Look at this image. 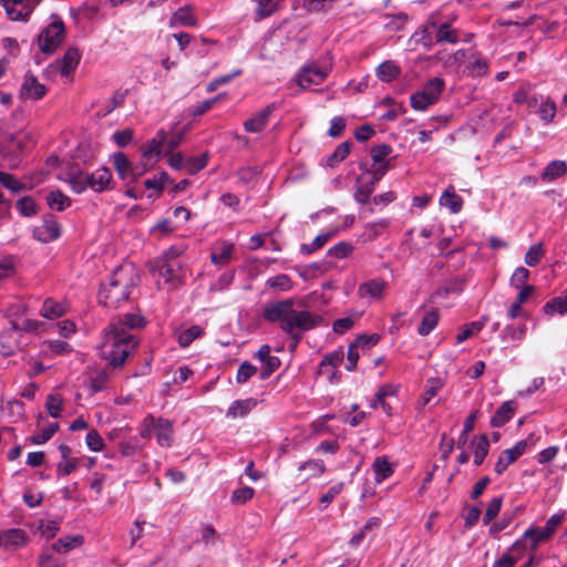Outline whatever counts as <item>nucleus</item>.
<instances>
[{"instance_id": "obj_24", "label": "nucleus", "mask_w": 567, "mask_h": 567, "mask_svg": "<svg viewBox=\"0 0 567 567\" xmlns=\"http://www.w3.org/2000/svg\"><path fill=\"white\" fill-rule=\"evenodd\" d=\"M372 471L374 473L375 484H381L383 481L392 476L394 468L385 456H378L372 463Z\"/></svg>"}, {"instance_id": "obj_10", "label": "nucleus", "mask_w": 567, "mask_h": 567, "mask_svg": "<svg viewBox=\"0 0 567 567\" xmlns=\"http://www.w3.org/2000/svg\"><path fill=\"white\" fill-rule=\"evenodd\" d=\"M386 288L388 282L380 277H375L359 285L358 296L368 302L380 301L383 299Z\"/></svg>"}, {"instance_id": "obj_14", "label": "nucleus", "mask_w": 567, "mask_h": 567, "mask_svg": "<svg viewBox=\"0 0 567 567\" xmlns=\"http://www.w3.org/2000/svg\"><path fill=\"white\" fill-rule=\"evenodd\" d=\"M235 245L230 241L218 240L212 247L210 260L216 266H226L230 262Z\"/></svg>"}, {"instance_id": "obj_47", "label": "nucleus", "mask_w": 567, "mask_h": 567, "mask_svg": "<svg viewBox=\"0 0 567 567\" xmlns=\"http://www.w3.org/2000/svg\"><path fill=\"white\" fill-rule=\"evenodd\" d=\"M45 405H47V410H48L49 414L52 417L58 419L61 416L62 406H63V399H62L61 394H59V393L50 394L48 396Z\"/></svg>"}, {"instance_id": "obj_62", "label": "nucleus", "mask_w": 567, "mask_h": 567, "mask_svg": "<svg viewBox=\"0 0 567 567\" xmlns=\"http://www.w3.org/2000/svg\"><path fill=\"white\" fill-rule=\"evenodd\" d=\"M391 151V147L386 144L373 147L371 151L373 164H388L385 159L390 155Z\"/></svg>"}, {"instance_id": "obj_27", "label": "nucleus", "mask_w": 567, "mask_h": 567, "mask_svg": "<svg viewBox=\"0 0 567 567\" xmlns=\"http://www.w3.org/2000/svg\"><path fill=\"white\" fill-rule=\"evenodd\" d=\"M344 358L343 351L338 350L327 354L321 362V373L327 374L330 381L336 377V369L342 363Z\"/></svg>"}, {"instance_id": "obj_19", "label": "nucleus", "mask_w": 567, "mask_h": 567, "mask_svg": "<svg viewBox=\"0 0 567 567\" xmlns=\"http://www.w3.org/2000/svg\"><path fill=\"white\" fill-rule=\"evenodd\" d=\"M272 111H274V106L268 105L265 109L257 112L252 117L245 121V123H244L245 131L248 133L261 132L266 127Z\"/></svg>"}, {"instance_id": "obj_31", "label": "nucleus", "mask_w": 567, "mask_h": 567, "mask_svg": "<svg viewBox=\"0 0 567 567\" xmlns=\"http://www.w3.org/2000/svg\"><path fill=\"white\" fill-rule=\"evenodd\" d=\"M66 306L53 299H47L41 308V316L47 319H56L66 313Z\"/></svg>"}, {"instance_id": "obj_34", "label": "nucleus", "mask_w": 567, "mask_h": 567, "mask_svg": "<svg viewBox=\"0 0 567 567\" xmlns=\"http://www.w3.org/2000/svg\"><path fill=\"white\" fill-rule=\"evenodd\" d=\"M467 60H468V73L472 76H482L487 73L488 65L487 62L482 59L478 54L474 52L467 53Z\"/></svg>"}, {"instance_id": "obj_59", "label": "nucleus", "mask_w": 567, "mask_h": 567, "mask_svg": "<svg viewBox=\"0 0 567 567\" xmlns=\"http://www.w3.org/2000/svg\"><path fill=\"white\" fill-rule=\"evenodd\" d=\"M157 419L152 415H147L140 425V435L143 439H151L153 433H155L157 426Z\"/></svg>"}, {"instance_id": "obj_3", "label": "nucleus", "mask_w": 567, "mask_h": 567, "mask_svg": "<svg viewBox=\"0 0 567 567\" xmlns=\"http://www.w3.org/2000/svg\"><path fill=\"white\" fill-rule=\"evenodd\" d=\"M138 271L132 262H124L111 275L107 284H103L99 298L106 307L116 308L127 300L131 290L138 284Z\"/></svg>"}, {"instance_id": "obj_32", "label": "nucleus", "mask_w": 567, "mask_h": 567, "mask_svg": "<svg viewBox=\"0 0 567 567\" xmlns=\"http://www.w3.org/2000/svg\"><path fill=\"white\" fill-rule=\"evenodd\" d=\"M169 182L171 178L165 172H162L158 175H155L154 177L146 179L144 182L146 189H152L155 192V194H148V198L158 197L162 194L165 185Z\"/></svg>"}, {"instance_id": "obj_5", "label": "nucleus", "mask_w": 567, "mask_h": 567, "mask_svg": "<svg viewBox=\"0 0 567 567\" xmlns=\"http://www.w3.org/2000/svg\"><path fill=\"white\" fill-rule=\"evenodd\" d=\"M445 87V82L441 78H432L424 83L422 89L413 93L410 97L412 109L415 111H425L435 104Z\"/></svg>"}, {"instance_id": "obj_26", "label": "nucleus", "mask_w": 567, "mask_h": 567, "mask_svg": "<svg viewBox=\"0 0 567 567\" xmlns=\"http://www.w3.org/2000/svg\"><path fill=\"white\" fill-rule=\"evenodd\" d=\"M515 409L516 403L514 401L504 402L492 416L491 425L494 427H501L506 424L514 416Z\"/></svg>"}, {"instance_id": "obj_52", "label": "nucleus", "mask_w": 567, "mask_h": 567, "mask_svg": "<svg viewBox=\"0 0 567 567\" xmlns=\"http://www.w3.org/2000/svg\"><path fill=\"white\" fill-rule=\"evenodd\" d=\"M544 256V248L542 244H535L529 247L525 255V264L529 267L536 266Z\"/></svg>"}, {"instance_id": "obj_4", "label": "nucleus", "mask_w": 567, "mask_h": 567, "mask_svg": "<svg viewBox=\"0 0 567 567\" xmlns=\"http://www.w3.org/2000/svg\"><path fill=\"white\" fill-rule=\"evenodd\" d=\"M60 179L68 183L76 194L86 190L101 194L112 190L115 184L111 169L105 166H100L92 172L71 169L60 176Z\"/></svg>"}, {"instance_id": "obj_6", "label": "nucleus", "mask_w": 567, "mask_h": 567, "mask_svg": "<svg viewBox=\"0 0 567 567\" xmlns=\"http://www.w3.org/2000/svg\"><path fill=\"white\" fill-rule=\"evenodd\" d=\"M154 271L158 276L159 288L175 289L183 284L184 270L176 259H159L155 262Z\"/></svg>"}, {"instance_id": "obj_7", "label": "nucleus", "mask_w": 567, "mask_h": 567, "mask_svg": "<svg viewBox=\"0 0 567 567\" xmlns=\"http://www.w3.org/2000/svg\"><path fill=\"white\" fill-rule=\"evenodd\" d=\"M64 23L58 14H51L50 23L38 37V44L42 52L53 53L64 39Z\"/></svg>"}, {"instance_id": "obj_13", "label": "nucleus", "mask_w": 567, "mask_h": 567, "mask_svg": "<svg viewBox=\"0 0 567 567\" xmlns=\"http://www.w3.org/2000/svg\"><path fill=\"white\" fill-rule=\"evenodd\" d=\"M112 164L122 181H136L143 172L136 171L132 162L124 153L117 152L112 155Z\"/></svg>"}, {"instance_id": "obj_8", "label": "nucleus", "mask_w": 567, "mask_h": 567, "mask_svg": "<svg viewBox=\"0 0 567 567\" xmlns=\"http://www.w3.org/2000/svg\"><path fill=\"white\" fill-rule=\"evenodd\" d=\"M330 65H320L319 63L306 64L297 74L296 82L302 89H309L312 85L321 84L330 73Z\"/></svg>"}, {"instance_id": "obj_33", "label": "nucleus", "mask_w": 567, "mask_h": 567, "mask_svg": "<svg viewBox=\"0 0 567 567\" xmlns=\"http://www.w3.org/2000/svg\"><path fill=\"white\" fill-rule=\"evenodd\" d=\"M47 203L53 210L62 212L71 206V199L61 190H51L47 196Z\"/></svg>"}, {"instance_id": "obj_64", "label": "nucleus", "mask_w": 567, "mask_h": 567, "mask_svg": "<svg viewBox=\"0 0 567 567\" xmlns=\"http://www.w3.org/2000/svg\"><path fill=\"white\" fill-rule=\"evenodd\" d=\"M257 372V368L250 364L249 362H244L240 364L237 371L236 380L238 383L247 382L255 373Z\"/></svg>"}, {"instance_id": "obj_63", "label": "nucleus", "mask_w": 567, "mask_h": 567, "mask_svg": "<svg viewBox=\"0 0 567 567\" xmlns=\"http://www.w3.org/2000/svg\"><path fill=\"white\" fill-rule=\"evenodd\" d=\"M118 450L123 456H133L141 450L137 437L123 441L118 445Z\"/></svg>"}, {"instance_id": "obj_51", "label": "nucleus", "mask_w": 567, "mask_h": 567, "mask_svg": "<svg viewBox=\"0 0 567 567\" xmlns=\"http://www.w3.org/2000/svg\"><path fill=\"white\" fill-rule=\"evenodd\" d=\"M526 324H520L518 327L514 326H506L504 330L502 331V339H511L514 341H522L526 334Z\"/></svg>"}, {"instance_id": "obj_36", "label": "nucleus", "mask_w": 567, "mask_h": 567, "mask_svg": "<svg viewBox=\"0 0 567 567\" xmlns=\"http://www.w3.org/2000/svg\"><path fill=\"white\" fill-rule=\"evenodd\" d=\"M79 61V51L74 48L69 49L62 59L61 73L65 76H69L78 66Z\"/></svg>"}, {"instance_id": "obj_30", "label": "nucleus", "mask_w": 567, "mask_h": 567, "mask_svg": "<svg viewBox=\"0 0 567 567\" xmlns=\"http://www.w3.org/2000/svg\"><path fill=\"white\" fill-rule=\"evenodd\" d=\"M401 73L400 66L392 60L382 62L377 69V78L382 82H391L395 80Z\"/></svg>"}, {"instance_id": "obj_56", "label": "nucleus", "mask_w": 567, "mask_h": 567, "mask_svg": "<svg viewBox=\"0 0 567 567\" xmlns=\"http://www.w3.org/2000/svg\"><path fill=\"white\" fill-rule=\"evenodd\" d=\"M85 443L87 449L92 452H101L104 449V441L96 430L87 432Z\"/></svg>"}, {"instance_id": "obj_44", "label": "nucleus", "mask_w": 567, "mask_h": 567, "mask_svg": "<svg viewBox=\"0 0 567 567\" xmlns=\"http://www.w3.org/2000/svg\"><path fill=\"white\" fill-rule=\"evenodd\" d=\"M16 333L17 330L13 328L11 330L3 331L0 334V351L3 355H10L11 353H13L16 348V342L13 340Z\"/></svg>"}, {"instance_id": "obj_22", "label": "nucleus", "mask_w": 567, "mask_h": 567, "mask_svg": "<svg viewBox=\"0 0 567 567\" xmlns=\"http://www.w3.org/2000/svg\"><path fill=\"white\" fill-rule=\"evenodd\" d=\"M157 429L155 431L158 445L162 447H169L173 443L174 430L171 421L166 419H157Z\"/></svg>"}, {"instance_id": "obj_11", "label": "nucleus", "mask_w": 567, "mask_h": 567, "mask_svg": "<svg viewBox=\"0 0 567 567\" xmlns=\"http://www.w3.org/2000/svg\"><path fill=\"white\" fill-rule=\"evenodd\" d=\"M61 225L52 215H45L39 226L33 229V237L41 243H51L61 236Z\"/></svg>"}, {"instance_id": "obj_37", "label": "nucleus", "mask_w": 567, "mask_h": 567, "mask_svg": "<svg viewBox=\"0 0 567 567\" xmlns=\"http://www.w3.org/2000/svg\"><path fill=\"white\" fill-rule=\"evenodd\" d=\"M440 315L437 310L429 311L422 319L420 327L417 328V332L420 336L430 334L439 324Z\"/></svg>"}, {"instance_id": "obj_61", "label": "nucleus", "mask_w": 567, "mask_h": 567, "mask_svg": "<svg viewBox=\"0 0 567 567\" xmlns=\"http://www.w3.org/2000/svg\"><path fill=\"white\" fill-rule=\"evenodd\" d=\"M0 183L13 193H18L23 188V184L19 179L4 172H0Z\"/></svg>"}, {"instance_id": "obj_49", "label": "nucleus", "mask_w": 567, "mask_h": 567, "mask_svg": "<svg viewBox=\"0 0 567 567\" xmlns=\"http://www.w3.org/2000/svg\"><path fill=\"white\" fill-rule=\"evenodd\" d=\"M255 495V489L249 486L236 488L230 497V502L236 505H243L250 501Z\"/></svg>"}, {"instance_id": "obj_23", "label": "nucleus", "mask_w": 567, "mask_h": 567, "mask_svg": "<svg viewBox=\"0 0 567 567\" xmlns=\"http://www.w3.org/2000/svg\"><path fill=\"white\" fill-rule=\"evenodd\" d=\"M440 205L447 208L452 214H457L462 210L463 199L456 194L453 186H449L441 195Z\"/></svg>"}, {"instance_id": "obj_21", "label": "nucleus", "mask_w": 567, "mask_h": 567, "mask_svg": "<svg viewBox=\"0 0 567 567\" xmlns=\"http://www.w3.org/2000/svg\"><path fill=\"white\" fill-rule=\"evenodd\" d=\"M524 545L522 540H517L513 546L504 553L493 565V567H513L516 561L522 558Z\"/></svg>"}, {"instance_id": "obj_1", "label": "nucleus", "mask_w": 567, "mask_h": 567, "mask_svg": "<svg viewBox=\"0 0 567 567\" xmlns=\"http://www.w3.org/2000/svg\"><path fill=\"white\" fill-rule=\"evenodd\" d=\"M143 326L144 319L135 313L113 319L104 331L100 346L101 355L114 368L122 365L137 344L131 330Z\"/></svg>"}, {"instance_id": "obj_18", "label": "nucleus", "mask_w": 567, "mask_h": 567, "mask_svg": "<svg viewBox=\"0 0 567 567\" xmlns=\"http://www.w3.org/2000/svg\"><path fill=\"white\" fill-rule=\"evenodd\" d=\"M45 86L41 84L34 75L27 74L24 76L23 83L21 85V95L23 97L40 100L45 95Z\"/></svg>"}, {"instance_id": "obj_29", "label": "nucleus", "mask_w": 567, "mask_h": 567, "mask_svg": "<svg viewBox=\"0 0 567 567\" xmlns=\"http://www.w3.org/2000/svg\"><path fill=\"white\" fill-rule=\"evenodd\" d=\"M444 380L442 378H430L426 380L424 391L419 401L420 406L427 405L432 399L443 389Z\"/></svg>"}, {"instance_id": "obj_48", "label": "nucleus", "mask_w": 567, "mask_h": 567, "mask_svg": "<svg viewBox=\"0 0 567 567\" xmlns=\"http://www.w3.org/2000/svg\"><path fill=\"white\" fill-rule=\"evenodd\" d=\"M458 40L456 31L447 23H443L436 29V42L456 43Z\"/></svg>"}, {"instance_id": "obj_40", "label": "nucleus", "mask_w": 567, "mask_h": 567, "mask_svg": "<svg viewBox=\"0 0 567 567\" xmlns=\"http://www.w3.org/2000/svg\"><path fill=\"white\" fill-rule=\"evenodd\" d=\"M298 470L300 472H307L306 478H310L322 475L326 471V466L321 460H308L300 464Z\"/></svg>"}, {"instance_id": "obj_35", "label": "nucleus", "mask_w": 567, "mask_h": 567, "mask_svg": "<svg viewBox=\"0 0 567 567\" xmlns=\"http://www.w3.org/2000/svg\"><path fill=\"white\" fill-rule=\"evenodd\" d=\"M266 286L276 291L286 292L292 289L293 282L288 275L280 274L268 278L266 281Z\"/></svg>"}, {"instance_id": "obj_57", "label": "nucleus", "mask_w": 567, "mask_h": 567, "mask_svg": "<svg viewBox=\"0 0 567 567\" xmlns=\"http://www.w3.org/2000/svg\"><path fill=\"white\" fill-rule=\"evenodd\" d=\"M45 347L47 349L44 350V352L52 357L68 353L71 350L70 344L61 340L48 341L45 343Z\"/></svg>"}, {"instance_id": "obj_43", "label": "nucleus", "mask_w": 567, "mask_h": 567, "mask_svg": "<svg viewBox=\"0 0 567 567\" xmlns=\"http://www.w3.org/2000/svg\"><path fill=\"white\" fill-rule=\"evenodd\" d=\"M488 451H489V441L486 435H481L477 439V443L474 449L473 461L476 466H480L484 462L486 455L488 454Z\"/></svg>"}, {"instance_id": "obj_60", "label": "nucleus", "mask_w": 567, "mask_h": 567, "mask_svg": "<svg viewBox=\"0 0 567 567\" xmlns=\"http://www.w3.org/2000/svg\"><path fill=\"white\" fill-rule=\"evenodd\" d=\"M374 190V182L358 185L354 192V199L360 204L368 203L371 194Z\"/></svg>"}, {"instance_id": "obj_20", "label": "nucleus", "mask_w": 567, "mask_h": 567, "mask_svg": "<svg viewBox=\"0 0 567 567\" xmlns=\"http://www.w3.org/2000/svg\"><path fill=\"white\" fill-rule=\"evenodd\" d=\"M165 142L166 134L164 131H159L145 146L143 156L148 161L157 162L164 151Z\"/></svg>"}, {"instance_id": "obj_16", "label": "nucleus", "mask_w": 567, "mask_h": 567, "mask_svg": "<svg viewBox=\"0 0 567 567\" xmlns=\"http://www.w3.org/2000/svg\"><path fill=\"white\" fill-rule=\"evenodd\" d=\"M169 28H177V27H186V28H194L197 25V18L194 14L193 8L190 6H185L176 10L169 21H168Z\"/></svg>"}, {"instance_id": "obj_28", "label": "nucleus", "mask_w": 567, "mask_h": 567, "mask_svg": "<svg viewBox=\"0 0 567 567\" xmlns=\"http://www.w3.org/2000/svg\"><path fill=\"white\" fill-rule=\"evenodd\" d=\"M567 173V163L563 159H555L547 164L540 174L544 182H553Z\"/></svg>"}, {"instance_id": "obj_45", "label": "nucleus", "mask_w": 567, "mask_h": 567, "mask_svg": "<svg viewBox=\"0 0 567 567\" xmlns=\"http://www.w3.org/2000/svg\"><path fill=\"white\" fill-rule=\"evenodd\" d=\"M58 429L59 424L56 422L49 423L45 427L32 435L31 441L37 445L43 444L54 435Z\"/></svg>"}, {"instance_id": "obj_17", "label": "nucleus", "mask_w": 567, "mask_h": 567, "mask_svg": "<svg viewBox=\"0 0 567 567\" xmlns=\"http://www.w3.org/2000/svg\"><path fill=\"white\" fill-rule=\"evenodd\" d=\"M258 404L254 398L234 401L226 412V417L236 420L247 416Z\"/></svg>"}, {"instance_id": "obj_2", "label": "nucleus", "mask_w": 567, "mask_h": 567, "mask_svg": "<svg viewBox=\"0 0 567 567\" xmlns=\"http://www.w3.org/2000/svg\"><path fill=\"white\" fill-rule=\"evenodd\" d=\"M295 303L293 298L268 302L262 315L267 321L279 324L298 343L302 333L319 326L322 318L308 310H297Z\"/></svg>"}, {"instance_id": "obj_38", "label": "nucleus", "mask_w": 567, "mask_h": 567, "mask_svg": "<svg viewBox=\"0 0 567 567\" xmlns=\"http://www.w3.org/2000/svg\"><path fill=\"white\" fill-rule=\"evenodd\" d=\"M484 326H485L484 321H474V322L464 324L460 329V332L455 337L456 343L460 344V343L464 342L465 340H467L468 338L480 333L482 331V329L484 328Z\"/></svg>"}, {"instance_id": "obj_53", "label": "nucleus", "mask_w": 567, "mask_h": 567, "mask_svg": "<svg viewBox=\"0 0 567 567\" xmlns=\"http://www.w3.org/2000/svg\"><path fill=\"white\" fill-rule=\"evenodd\" d=\"M16 207L18 212L25 217H31L37 214V204L31 197L18 199Z\"/></svg>"}, {"instance_id": "obj_9", "label": "nucleus", "mask_w": 567, "mask_h": 567, "mask_svg": "<svg viewBox=\"0 0 567 567\" xmlns=\"http://www.w3.org/2000/svg\"><path fill=\"white\" fill-rule=\"evenodd\" d=\"M42 0H0L7 16L12 21H27Z\"/></svg>"}, {"instance_id": "obj_39", "label": "nucleus", "mask_w": 567, "mask_h": 567, "mask_svg": "<svg viewBox=\"0 0 567 567\" xmlns=\"http://www.w3.org/2000/svg\"><path fill=\"white\" fill-rule=\"evenodd\" d=\"M83 542L82 536H65L59 538L53 545L52 548L58 553H68L71 549L80 546Z\"/></svg>"}, {"instance_id": "obj_42", "label": "nucleus", "mask_w": 567, "mask_h": 567, "mask_svg": "<svg viewBox=\"0 0 567 567\" xmlns=\"http://www.w3.org/2000/svg\"><path fill=\"white\" fill-rule=\"evenodd\" d=\"M547 539L548 538L545 537V533L542 527H530L524 533L520 540L522 543L530 542L532 549H536L540 543L546 542ZM523 545L525 546V544Z\"/></svg>"}, {"instance_id": "obj_46", "label": "nucleus", "mask_w": 567, "mask_h": 567, "mask_svg": "<svg viewBox=\"0 0 567 567\" xmlns=\"http://www.w3.org/2000/svg\"><path fill=\"white\" fill-rule=\"evenodd\" d=\"M556 104L549 100L543 101L538 109L539 117L545 124L553 122L556 116Z\"/></svg>"}, {"instance_id": "obj_41", "label": "nucleus", "mask_w": 567, "mask_h": 567, "mask_svg": "<svg viewBox=\"0 0 567 567\" xmlns=\"http://www.w3.org/2000/svg\"><path fill=\"white\" fill-rule=\"evenodd\" d=\"M544 312L549 316L565 315L567 312V296L556 297L546 302Z\"/></svg>"}, {"instance_id": "obj_50", "label": "nucleus", "mask_w": 567, "mask_h": 567, "mask_svg": "<svg viewBox=\"0 0 567 567\" xmlns=\"http://www.w3.org/2000/svg\"><path fill=\"white\" fill-rule=\"evenodd\" d=\"M202 328L198 326H192L190 328L184 330L178 336V343L181 347H188L194 340L202 336Z\"/></svg>"}, {"instance_id": "obj_58", "label": "nucleus", "mask_w": 567, "mask_h": 567, "mask_svg": "<svg viewBox=\"0 0 567 567\" xmlns=\"http://www.w3.org/2000/svg\"><path fill=\"white\" fill-rule=\"evenodd\" d=\"M256 12L260 18L271 16L277 10L276 0H255Z\"/></svg>"}, {"instance_id": "obj_12", "label": "nucleus", "mask_w": 567, "mask_h": 567, "mask_svg": "<svg viewBox=\"0 0 567 567\" xmlns=\"http://www.w3.org/2000/svg\"><path fill=\"white\" fill-rule=\"evenodd\" d=\"M527 450L525 440L518 441L513 447L503 451L495 464V473L501 475L511 464H513Z\"/></svg>"}, {"instance_id": "obj_55", "label": "nucleus", "mask_w": 567, "mask_h": 567, "mask_svg": "<svg viewBox=\"0 0 567 567\" xmlns=\"http://www.w3.org/2000/svg\"><path fill=\"white\" fill-rule=\"evenodd\" d=\"M350 153V144L348 142L341 143L334 152L328 157V165L333 167L342 162Z\"/></svg>"}, {"instance_id": "obj_25", "label": "nucleus", "mask_w": 567, "mask_h": 567, "mask_svg": "<svg viewBox=\"0 0 567 567\" xmlns=\"http://www.w3.org/2000/svg\"><path fill=\"white\" fill-rule=\"evenodd\" d=\"M467 51L457 50L454 53H439L436 59L442 63L443 68L456 71L466 60Z\"/></svg>"}, {"instance_id": "obj_15", "label": "nucleus", "mask_w": 567, "mask_h": 567, "mask_svg": "<svg viewBox=\"0 0 567 567\" xmlns=\"http://www.w3.org/2000/svg\"><path fill=\"white\" fill-rule=\"evenodd\" d=\"M28 542V536L24 530L20 528H11L0 532V547L4 549H17L24 546Z\"/></svg>"}, {"instance_id": "obj_54", "label": "nucleus", "mask_w": 567, "mask_h": 567, "mask_svg": "<svg viewBox=\"0 0 567 567\" xmlns=\"http://www.w3.org/2000/svg\"><path fill=\"white\" fill-rule=\"evenodd\" d=\"M503 504V498L501 496L494 497L487 505L486 512L483 516V522L485 525L489 524L499 513Z\"/></svg>"}]
</instances>
